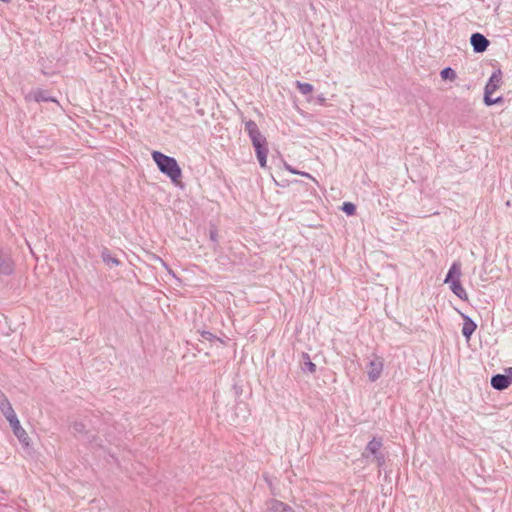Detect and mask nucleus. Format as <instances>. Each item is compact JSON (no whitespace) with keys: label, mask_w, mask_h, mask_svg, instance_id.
<instances>
[{"label":"nucleus","mask_w":512,"mask_h":512,"mask_svg":"<svg viewBox=\"0 0 512 512\" xmlns=\"http://www.w3.org/2000/svg\"><path fill=\"white\" fill-rule=\"evenodd\" d=\"M151 156L162 174L166 175L174 185L183 186L181 182L182 169L174 157L160 151H153Z\"/></svg>","instance_id":"obj_1"},{"label":"nucleus","mask_w":512,"mask_h":512,"mask_svg":"<svg viewBox=\"0 0 512 512\" xmlns=\"http://www.w3.org/2000/svg\"><path fill=\"white\" fill-rule=\"evenodd\" d=\"M383 446V440L381 437H373L364 448L361 457L363 459L369 460L372 458V462L377 464L379 471L384 467L386 463V456L381 451Z\"/></svg>","instance_id":"obj_2"},{"label":"nucleus","mask_w":512,"mask_h":512,"mask_svg":"<svg viewBox=\"0 0 512 512\" xmlns=\"http://www.w3.org/2000/svg\"><path fill=\"white\" fill-rule=\"evenodd\" d=\"M250 140L255 149L256 157L259 162L260 167L265 168L267 163V155H268V142L260 132L256 135H251Z\"/></svg>","instance_id":"obj_3"},{"label":"nucleus","mask_w":512,"mask_h":512,"mask_svg":"<svg viewBox=\"0 0 512 512\" xmlns=\"http://www.w3.org/2000/svg\"><path fill=\"white\" fill-rule=\"evenodd\" d=\"M384 359L376 354H373V359L367 364V375L370 382L377 381L383 371Z\"/></svg>","instance_id":"obj_4"},{"label":"nucleus","mask_w":512,"mask_h":512,"mask_svg":"<svg viewBox=\"0 0 512 512\" xmlns=\"http://www.w3.org/2000/svg\"><path fill=\"white\" fill-rule=\"evenodd\" d=\"M7 421L9 422L12 431L14 435L18 438L19 442L24 445H29V436L27 432L24 430V428L21 426L20 421L17 418L16 413H13L12 415L8 416Z\"/></svg>","instance_id":"obj_5"},{"label":"nucleus","mask_w":512,"mask_h":512,"mask_svg":"<svg viewBox=\"0 0 512 512\" xmlns=\"http://www.w3.org/2000/svg\"><path fill=\"white\" fill-rule=\"evenodd\" d=\"M470 44L475 53H483L490 45V41L481 33H472L470 37Z\"/></svg>","instance_id":"obj_6"},{"label":"nucleus","mask_w":512,"mask_h":512,"mask_svg":"<svg viewBox=\"0 0 512 512\" xmlns=\"http://www.w3.org/2000/svg\"><path fill=\"white\" fill-rule=\"evenodd\" d=\"M502 77L503 73L500 68L494 70L484 87V94H493L502 84Z\"/></svg>","instance_id":"obj_7"},{"label":"nucleus","mask_w":512,"mask_h":512,"mask_svg":"<svg viewBox=\"0 0 512 512\" xmlns=\"http://www.w3.org/2000/svg\"><path fill=\"white\" fill-rule=\"evenodd\" d=\"M490 385L493 389L497 391L506 390L510 386L506 372H504V374L498 373L492 375L490 379Z\"/></svg>","instance_id":"obj_8"},{"label":"nucleus","mask_w":512,"mask_h":512,"mask_svg":"<svg viewBox=\"0 0 512 512\" xmlns=\"http://www.w3.org/2000/svg\"><path fill=\"white\" fill-rule=\"evenodd\" d=\"M462 316H463L462 335L466 339V341H469L471 339V336L477 329V324L469 316L464 315V314Z\"/></svg>","instance_id":"obj_9"},{"label":"nucleus","mask_w":512,"mask_h":512,"mask_svg":"<svg viewBox=\"0 0 512 512\" xmlns=\"http://www.w3.org/2000/svg\"><path fill=\"white\" fill-rule=\"evenodd\" d=\"M266 512H294V510L291 506L280 500L271 499L267 502Z\"/></svg>","instance_id":"obj_10"},{"label":"nucleus","mask_w":512,"mask_h":512,"mask_svg":"<svg viewBox=\"0 0 512 512\" xmlns=\"http://www.w3.org/2000/svg\"><path fill=\"white\" fill-rule=\"evenodd\" d=\"M14 272V262L0 251V274L9 276Z\"/></svg>","instance_id":"obj_11"},{"label":"nucleus","mask_w":512,"mask_h":512,"mask_svg":"<svg viewBox=\"0 0 512 512\" xmlns=\"http://www.w3.org/2000/svg\"><path fill=\"white\" fill-rule=\"evenodd\" d=\"M461 274L460 262H453L446 274L444 283L449 284L453 281L460 280Z\"/></svg>","instance_id":"obj_12"},{"label":"nucleus","mask_w":512,"mask_h":512,"mask_svg":"<svg viewBox=\"0 0 512 512\" xmlns=\"http://www.w3.org/2000/svg\"><path fill=\"white\" fill-rule=\"evenodd\" d=\"M0 411L4 415L5 418L15 413L9 399L0 389Z\"/></svg>","instance_id":"obj_13"},{"label":"nucleus","mask_w":512,"mask_h":512,"mask_svg":"<svg viewBox=\"0 0 512 512\" xmlns=\"http://www.w3.org/2000/svg\"><path fill=\"white\" fill-rule=\"evenodd\" d=\"M101 259L102 261L109 267L118 266L121 264V261L113 256L110 250L104 247L101 251Z\"/></svg>","instance_id":"obj_14"},{"label":"nucleus","mask_w":512,"mask_h":512,"mask_svg":"<svg viewBox=\"0 0 512 512\" xmlns=\"http://www.w3.org/2000/svg\"><path fill=\"white\" fill-rule=\"evenodd\" d=\"M449 287H450V290L459 299H461L463 301H467L468 300V295H467L465 289L463 288L460 280H456V281H453L452 283H449Z\"/></svg>","instance_id":"obj_15"},{"label":"nucleus","mask_w":512,"mask_h":512,"mask_svg":"<svg viewBox=\"0 0 512 512\" xmlns=\"http://www.w3.org/2000/svg\"><path fill=\"white\" fill-rule=\"evenodd\" d=\"M33 99L36 102H57L56 98L50 96L47 90L36 89L32 92Z\"/></svg>","instance_id":"obj_16"},{"label":"nucleus","mask_w":512,"mask_h":512,"mask_svg":"<svg viewBox=\"0 0 512 512\" xmlns=\"http://www.w3.org/2000/svg\"><path fill=\"white\" fill-rule=\"evenodd\" d=\"M301 358H302V365H301L302 371L314 374L316 372V365L311 361L309 354L306 352H303L301 355Z\"/></svg>","instance_id":"obj_17"},{"label":"nucleus","mask_w":512,"mask_h":512,"mask_svg":"<svg viewBox=\"0 0 512 512\" xmlns=\"http://www.w3.org/2000/svg\"><path fill=\"white\" fill-rule=\"evenodd\" d=\"M295 85L297 87V89L299 90V92L303 95H309L313 92L314 90V87L312 84L310 83H307V82H301V81H296L295 82Z\"/></svg>","instance_id":"obj_18"},{"label":"nucleus","mask_w":512,"mask_h":512,"mask_svg":"<svg viewBox=\"0 0 512 512\" xmlns=\"http://www.w3.org/2000/svg\"><path fill=\"white\" fill-rule=\"evenodd\" d=\"M440 76L443 80L454 81L457 78L455 70L451 67H445L441 70Z\"/></svg>","instance_id":"obj_19"},{"label":"nucleus","mask_w":512,"mask_h":512,"mask_svg":"<svg viewBox=\"0 0 512 512\" xmlns=\"http://www.w3.org/2000/svg\"><path fill=\"white\" fill-rule=\"evenodd\" d=\"M492 94H484L483 102L486 106L490 107L496 104H502L504 102L503 96H498L496 98L491 97Z\"/></svg>","instance_id":"obj_20"},{"label":"nucleus","mask_w":512,"mask_h":512,"mask_svg":"<svg viewBox=\"0 0 512 512\" xmlns=\"http://www.w3.org/2000/svg\"><path fill=\"white\" fill-rule=\"evenodd\" d=\"M245 131L247 132L249 137L251 135H256V134L260 133L258 125L253 120L245 121Z\"/></svg>","instance_id":"obj_21"},{"label":"nucleus","mask_w":512,"mask_h":512,"mask_svg":"<svg viewBox=\"0 0 512 512\" xmlns=\"http://www.w3.org/2000/svg\"><path fill=\"white\" fill-rule=\"evenodd\" d=\"M341 209L347 216H353L356 214V205L352 202H344Z\"/></svg>","instance_id":"obj_22"},{"label":"nucleus","mask_w":512,"mask_h":512,"mask_svg":"<svg viewBox=\"0 0 512 512\" xmlns=\"http://www.w3.org/2000/svg\"><path fill=\"white\" fill-rule=\"evenodd\" d=\"M200 335L202 336V338H204L205 340H208L210 342L219 341L220 343H223L222 339H220L219 337H217L216 335H214L210 331L203 330V331L200 332Z\"/></svg>","instance_id":"obj_23"},{"label":"nucleus","mask_w":512,"mask_h":512,"mask_svg":"<svg viewBox=\"0 0 512 512\" xmlns=\"http://www.w3.org/2000/svg\"><path fill=\"white\" fill-rule=\"evenodd\" d=\"M284 166H285V168H286L289 172H291L292 174L301 175V176H304V177L310 178V179H312L313 181H315V179H314V178H313L309 173H307V172L299 171V170H297V169L293 168L291 165H289V164H287V163H285V164H284Z\"/></svg>","instance_id":"obj_24"},{"label":"nucleus","mask_w":512,"mask_h":512,"mask_svg":"<svg viewBox=\"0 0 512 512\" xmlns=\"http://www.w3.org/2000/svg\"><path fill=\"white\" fill-rule=\"evenodd\" d=\"M235 409L240 411L239 413H238V412H236V413H235L236 418H238V417L240 416V415H239L240 413H241V417H242L243 419H244V418H246V412H247V405H246V403H244V402H239V403L236 405Z\"/></svg>","instance_id":"obj_25"},{"label":"nucleus","mask_w":512,"mask_h":512,"mask_svg":"<svg viewBox=\"0 0 512 512\" xmlns=\"http://www.w3.org/2000/svg\"><path fill=\"white\" fill-rule=\"evenodd\" d=\"M72 429L74 430L75 433H81L82 434V433L86 432V426L81 421L73 422Z\"/></svg>","instance_id":"obj_26"},{"label":"nucleus","mask_w":512,"mask_h":512,"mask_svg":"<svg viewBox=\"0 0 512 512\" xmlns=\"http://www.w3.org/2000/svg\"><path fill=\"white\" fill-rule=\"evenodd\" d=\"M209 238L210 240L217 244L218 243V230L215 225H211L209 229Z\"/></svg>","instance_id":"obj_27"},{"label":"nucleus","mask_w":512,"mask_h":512,"mask_svg":"<svg viewBox=\"0 0 512 512\" xmlns=\"http://www.w3.org/2000/svg\"><path fill=\"white\" fill-rule=\"evenodd\" d=\"M504 372H506L508 381H509L510 385H512V366L508 367V368H505Z\"/></svg>","instance_id":"obj_28"},{"label":"nucleus","mask_w":512,"mask_h":512,"mask_svg":"<svg viewBox=\"0 0 512 512\" xmlns=\"http://www.w3.org/2000/svg\"><path fill=\"white\" fill-rule=\"evenodd\" d=\"M233 389L235 390V394L238 395L242 390L240 387H238L237 385H234L233 386Z\"/></svg>","instance_id":"obj_29"},{"label":"nucleus","mask_w":512,"mask_h":512,"mask_svg":"<svg viewBox=\"0 0 512 512\" xmlns=\"http://www.w3.org/2000/svg\"><path fill=\"white\" fill-rule=\"evenodd\" d=\"M159 261H161V263H163V266H165V268H168V265H166V263H164V260H162V258H159Z\"/></svg>","instance_id":"obj_30"},{"label":"nucleus","mask_w":512,"mask_h":512,"mask_svg":"<svg viewBox=\"0 0 512 512\" xmlns=\"http://www.w3.org/2000/svg\"><path fill=\"white\" fill-rule=\"evenodd\" d=\"M159 261H161V263H163V266H165V268H168V265H166V263H164V260H162V258H159Z\"/></svg>","instance_id":"obj_31"},{"label":"nucleus","mask_w":512,"mask_h":512,"mask_svg":"<svg viewBox=\"0 0 512 512\" xmlns=\"http://www.w3.org/2000/svg\"><path fill=\"white\" fill-rule=\"evenodd\" d=\"M159 261H161V263H163V266H165V268H168V265H166V263H164V260H162V258H159Z\"/></svg>","instance_id":"obj_32"},{"label":"nucleus","mask_w":512,"mask_h":512,"mask_svg":"<svg viewBox=\"0 0 512 512\" xmlns=\"http://www.w3.org/2000/svg\"><path fill=\"white\" fill-rule=\"evenodd\" d=\"M159 261H161V263H163V266H165V268H168V265H166V263H164V260H162V258H159Z\"/></svg>","instance_id":"obj_33"},{"label":"nucleus","mask_w":512,"mask_h":512,"mask_svg":"<svg viewBox=\"0 0 512 512\" xmlns=\"http://www.w3.org/2000/svg\"><path fill=\"white\" fill-rule=\"evenodd\" d=\"M264 478H265V480L269 483V485H271V483L268 481V477H267V476H265Z\"/></svg>","instance_id":"obj_34"},{"label":"nucleus","mask_w":512,"mask_h":512,"mask_svg":"<svg viewBox=\"0 0 512 512\" xmlns=\"http://www.w3.org/2000/svg\"><path fill=\"white\" fill-rule=\"evenodd\" d=\"M275 183H276V185H281L283 187L285 186L284 184H279V182H276V181H275Z\"/></svg>","instance_id":"obj_35"}]
</instances>
